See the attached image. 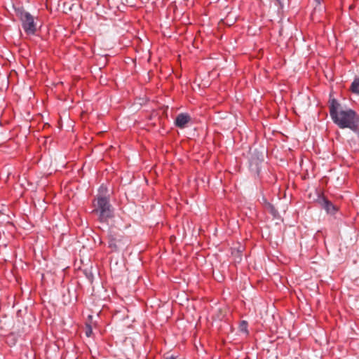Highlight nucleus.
<instances>
[{
    "label": "nucleus",
    "instance_id": "9",
    "mask_svg": "<svg viewBox=\"0 0 359 359\" xmlns=\"http://www.w3.org/2000/svg\"><path fill=\"white\" fill-rule=\"evenodd\" d=\"M268 206L269 208H270V210H271V212L273 214V215H275L276 214V211L274 210V208L271 205V204H268Z\"/></svg>",
    "mask_w": 359,
    "mask_h": 359
},
{
    "label": "nucleus",
    "instance_id": "15",
    "mask_svg": "<svg viewBox=\"0 0 359 359\" xmlns=\"http://www.w3.org/2000/svg\"><path fill=\"white\" fill-rule=\"evenodd\" d=\"M241 327H241V330L245 331V326L243 327V325H241Z\"/></svg>",
    "mask_w": 359,
    "mask_h": 359
},
{
    "label": "nucleus",
    "instance_id": "5",
    "mask_svg": "<svg viewBox=\"0 0 359 359\" xmlns=\"http://www.w3.org/2000/svg\"><path fill=\"white\" fill-rule=\"evenodd\" d=\"M191 121V116L184 113L178 114L175 118V125L180 128H184L187 126V124Z\"/></svg>",
    "mask_w": 359,
    "mask_h": 359
},
{
    "label": "nucleus",
    "instance_id": "12",
    "mask_svg": "<svg viewBox=\"0 0 359 359\" xmlns=\"http://www.w3.org/2000/svg\"><path fill=\"white\" fill-rule=\"evenodd\" d=\"M166 359H176V358L173 356H170V357H168Z\"/></svg>",
    "mask_w": 359,
    "mask_h": 359
},
{
    "label": "nucleus",
    "instance_id": "11",
    "mask_svg": "<svg viewBox=\"0 0 359 359\" xmlns=\"http://www.w3.org/2000/svg\"><path fill=\"white\" fill-rule=\"evenodd\" d=\"M226 24H227L228 25H231L233 24V22H228V19H226V22H225Z\"/></svg>",
    "mask_w": 359,
    "mask_h": 359
},
{
    "label": "nucleus",
    "instance_id": "7",
    "mask_svg": "<svg viewBox=\"0 0 359 359\" xmlns=\"http://www.w3.org/2000/svg\"><path fill=\"white\" fill-rule=\"evenodd\" d=\"M350 89L353 93L359 95V76L354 79Z\"/></svg>",
    "mask_w": 359,
    "mask_h": 359
},
{
    "label": "nucleus",
    "instance_id": "6",
    "mask_svg": "<svg viewBox=\"0 0 359 359\" xmlns=\"http://www.w3.org/2000/svg\"><path fill=\"white\" fill-rule=\"evenodd\" d=\"M323 208L326 210L327 213L334 214L337 211V208L332 203L325 198L320 200Z\"/></svg>",
    "mask_w": 359,
    "mask_h": 359
},
{
    "label": "nucleus",
    "instance_id": "3",
    "mask_svg": "<svg viewBox=\"0 0 359 359\" xmlns=\"http://www.w3.org/2000/svg\"><path fill=\"white\" fill-rule=\"evenodd\" d=\"M18 17L20 18L22 26L27 34H34L36 31V24L34 18L23 8L16 10Z\"/></svg>",
    "mask_w": 359,
    "mask_h": 359
},
{
    "label": "nucleus",
    "instance_id": "1",
    "mask_svg": "<svg viewBox=\"0 0 359 359\" xmlns=\"http://www.w3.org/2000/svg\"><path fill=\"white\" fill-rule=\"evenodd\" d=\"M330 114L333 122L340 128H349L352 131L359 126V116L351 109L341 106L335 99H330Z\"/></svg>",
    "mask_w": 359,
    "mask_h": 359
},
{
    "label": "nucleus",
    "instance_id": "13",
    "mask_svg": "<svg viewBox=\"0 0 359 359\" xmlns=\"http://www.w3.org/2000/svg\"><path fill=\"white\" fill-rule=\"evenodd\" d=\"M241 327H241V330L245 331V326L243 327V325H241Z\"/></svg>",
    "mask_w": 359,
    "mask_h": 359
},
{
    "label": "nucleus",
    "instance_id": "2",
    "mask_svg": "<svg viewBox=\"0 0 359 359\" xmlns=\"http://www.w3.org/2000/svg\"><path fill=\"white\" fill-rule=\"evenodd\" d=\"M107 192V189L101 187L100 189V196L97 198V203L95 205V209L93 212L99 214V219L101 222H105L109 218L113 216L111 206L109 204V199L104 194Z\"/></svg>",
    "mask_w": 359,
    "mask_h": 359
},
{
    "label": "nucleus",
    "instance_id": "14",
    "mask_svg": "<svg viewBox=\"0 0 359 359\" xmlns=\"http://www.w3.org/2000/svg\"><path fill=\"white\" fill-rule=\"evenodd\" d=\"M241 327H241V330L245 331V326L243 327V325H241Z\"/></svg>",
    "mask_w": 359,
    "mask_h": 359
},
{
    "label": "nucleus",
    "instance_id": "4",
    "mask_svg": "<svg viewBox=\"0 0 359 359\" xmlns=\"http://www.w3.org/2000/svg\"><path fill=\"white\" fill-rule=\"evenodd\" d=\"M128 240L121 234L111 231L108 235V247L112 252L123 250L128 245Z\"/></svg>",
    "mask_w": 359,
    "mask_h": 359
},
{
    "label": "nucleus",
    "instance_id": "10",
    "mask_svg": "<svg viewBox=\"0 0 359 359\" xmlns=\"http://www.w3.org/2000/svg\"><path fill=\"white\" fill-rule=\"evenodd\" d=\"M236 259L238 261V262H240L241 260V256L240 255V252H236Z\"/></svg>",
    "mask_w": 359,
    "mask_h": 359
},
{
    "label": "nucleus",
    "instance_id": "8",
    "mask_svg": "<svg viewBox=\"0 0 359 359\" xmlns=\"http://www.w3.org/2000/svg\"><path fill=\"white\" fill-rule=\"evenodd\" d=\"M92 332L93 330L91 327L90 325H88L86 328V335L89 337L91 336Z\"/></svg>",
    "mask_w": 359,
    "mask_h": 359
}]
</instances>
